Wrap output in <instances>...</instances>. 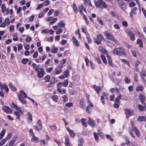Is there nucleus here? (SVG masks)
I'll return each mask as SVG.
<instances>
[{
  "instance_id": "obj_1",
  "label": "nucleus",
  "mask_w": 146,
  "mask_h": 146,
  "mask_svg": "<svg viewBox=\"0 0 146 146\" xmlns=\"http://www.w3.org/2000/svg\"><path fill=\"white\" fill-rule=\"evenodd\" d=\"M18 97L19 100L21 102V103L25 104L26 101L25 99L27 98V95L25 92L23 90L19 91V93L18 94Z\"/></svg>"
},
{
  "instance_id": "obj_2",
  "label": "nucleus",
  "mask_w": 146,
  "mask_h": 146,
  "mask_svg": "<svg viewBox=\"0 0 146 146\" xmlns=\"http://www.w3.org/2000/svg\"><path fill=\"white\" fill-rule=\"evenodd\" d=\"M96 6L98 8L101 9L106 8L107 5L105 2L103 0H97L94 1Z\"/></svg>"
},
{
  "instance_id": "obj_3",
  "label": "nucleus",
  "mask_w": 146,
  "mask_h": 146,
  "mask_svg": "<svg viewBox=\"0 0 146 146\" xmlns=\"http://www.w3.org/2000/svg\"><path fill=\"white\" fill-rule=\"evenodd\" d=\"M113 52L119 56H121L122 54L124 56L126 55V53L124 49L121 48H115L113 50Z\"/></svg>"
},
{
  "instance_id": "obj_4",
  "label": "nucleus",
  "mask_w": 146,
  "mask_h": 146,
  "mask_svg": "<svg viewBox=\"0 0 146 146\" xmlns=\"http://www.w3.org/2000/svg\"><path fill=\"white\" fill-rule=\"evenodd\" d=\"M104 39L102 35L100 34H99L97 36V38H94V40L95 42L97 44H99L101 43L102 40Z\"/></svg>"
},
{
  "instance_id": "obj_5",
  "label": "nucleus",
  "mask_w": 146,
  "mask_h": 146,
  "mask_svg": "<svg viewBox=\"0 0 146 146\" xmlns=\"http://www.w3.org/2000/svg\"><path fill=\"white\" fill-rule=\"evenodd\" d=\"M131 125L132 128L133 130L134 131L136 135L138 136H139L140 135V133L137 128L135 127V125L134 124V122L131 121Z\"/></svg>"
},
{
  "instance_id": "obj_6",
  "label": "nucleus",
  "mask_w": 146,
  "mask_h": 146,
  "mask_svg": "<svg viewBox=\"0 0 146 146\" xmlns=\"http://www.w3.org/2000/svg\"><path fill=\"white\" fill-rule=\"evenodd\" d=\"M107 38L113 42L115 43H116L117 42V40L114 38L113 37L111 33L108 34L106 36Z\"/></svg>"
},
{
  "instance_id": "obj_7",
  "label": "nucleus",
  "mask_w": 146,
  "mask_h": 146,
  "mask_svg": "<svg viewBox=\"0 0 146 146\" xmlns=\"http://www.w3.org/2000/svg\"><path fill=\"white\" fill-rule=\"evenodd\" d=\"M126 33L130 38V39L131 40H133L135 39V37L134 34L132 31L129 30H127Z\"/></svg>"
},
{
  "instance_id": "obj_8",
  "label": "nucleus",
  "mask_w": 146,
  "mask_h": 146,
  "mask_svg": "<svg viewBox=\"0 0 146 146\" xmlns=\"http://www.w3.org/2000/svg\"><path fill=\"white\" fill-rule=\"evenodd\" d=\"M141 79L143 80V82H146V71H143L140 73Z\"/></svg>"
},
{
  "instance_id": "obj_9",
  "label": "nucleus",
  "mask_w": 146,
  "mask_h": 146,
  "mask_svg": "<svg viewBox=\"0 0 146 146\" xmlns=\"http://www.w3.org/2000/svg\"><path fill=\"white\" fill-rule=\"evenodd\" d=\"M0 89L1 90L4 89L6 92H8L9 91V88L7 85L1 82H0Z\"/></svg>"
},
{
  "instance_id": "obj_10",
  "label": "nucleus",
  "mask_w": 146,
  "mask_h": 146,
  "mask_svg": "<svg viewBox=\"0 0 146 146\" xmlns=\"http://www.w3.org/2000/svg\"><path fill=\"white\" fill-rule=\"evenodd\" d=\"M88 124L90 125L92 127H95V120H93L90 117H88Z\"/></svg>"
},
{
  "instance_id": "obj_11",
  "label": "nucleus",
  "mask_w": 146,
  "mask_h": 146,
  "mask_svg": "<svg viewBox=\"0 0 146 146\" xmlns=\"http://www.w3.org/2000/svg\"><path fill=\"white\" fill-rule=\"evenodd\" d=\"M2 109L7 113H10L12 112L11 110L8 106H3Z\"/></svg>"
},
{
  "instance_id": "obj_12",
  "label": "nucleus",
  "mask_w": 146,
  "mask_h": 146,
  "mask_svg": "<svg viewBox=\"0 0 146 146\" xmlns=\"http://www.w3.org/2000/svg\"><path fill=\"white\" fill-rule=\"evenodd\" d=\"M62 66L59 65L56 67L55 70V73L56 74H58L62 72Z\"/></svg>"
},
{
  "instance_id": "obj_13",
  "label": "nucleus",
  "mask_w": 146,
  "mask_h": 146,
  "mask_svg": "<svg viewBox=\"0 0 146 146\" xmlns=\"http://www.w3.org/2000/svg\"><path fill=\"white\" fill-rule=\"evenodd\" d=\"M84 3L85 6L86 7H92V5L90 0H84Z\"/></svg>"
},
{
  "instance_id": "obj_14",
  "label": "nucleus",
  "mask_w": 146,
  "mask_h": 146,
  "mask_svg": "<svg viewBox=\"0 0 146 146\" xmlns=\"http://www.w3.org/2000/svg\"><path fill=\"white\" fill-rule=\"evenodd\" d=\"M125 112L126 115V117L127 118H128L129 116L132 115V111H131L128 109H125Z\"/></svg>"
},
{
  "instance_id": "obj_15",
  "label": "nucleus",
  "mask_w": 146,
  "mask_h": 146,
  "mask_svg": "<svg viewBox=\"0 0 146 146\" xmlns=\"http://www.w3.org/2000/svg\"><path fill=\"white\" fill-rule=\"evenodd\" d=\"M139 100L140 101L142 104L144 103L145 100V96L142 94H140L139 96Z\"/></svg>"
},
{
  "instance_id": "obj_16",
  "label": "nucleus",
  "mask_w": 146,
  "mask_h": 146,
  "mask_svg": "<svg viewBox=\"0 0 146 146\" xmlns=\"http://www.w3.org/2000/svg\"><path fill=\"white\" fill-rule=\"evenodd\" d=\"M85 101L82 98L79 102L80 108L84 109L86 106L84 104Z\"/></svg>"
},
{
  "instance_id": "obj_17",
  "label": "nucleus",
  "mask_w": 146,
  "mask_h": 146,
  "mask_svg": "<svg viewBox=\"0 0 146 146\" xmlns=\"http://www.w3.org/2000/svg\"><path fill=\"white\" fill-rule=\"evenodd\" d=\"M137 10L136 7H135L133 8L131 10L130 13V16L131 18L133 17V15H136V11Z\"/></svg>"
},
{
  "instance_id": "obj_18",
  "label": "nucleus",
  "mask_w": 146,
  "mask_h": 146,
  "mask_svg": "<svg viewBox=\"0 0 146 146\" xmlns=\"http://www.w3.org/2000/svg\"><path fill=\"white\" fill-rule=\"evenodd\" d=\"M144 89V87L143 85L139 84L136 86V90L137 92L142 91Z\"/></svg>"
},
{
  "instance_id": "obj_19",
  "label": "nucleus",
  "mask_w": 146,
  "mask_h": 146,
  "mask_svg": "<svg viewBox=\"0 0 146 146\" xmlns=\"http://www.w3.org/2000/svg\"><path fill=\"white\" fill-rule=\"evenodd\" d=\"M72 41L74 45L77 46H79V42L74 36L72 37Z\"/></svg>"
},
{
  "instance_id": "obj_20",
  "label": "nucleus",
  "mask_w": 146,
  "mask_h": 146,
  "mask_svg": "<svg viewBox=\"0 0 146 146\" xmlns=\"http://www.w3.org/2000/svg\"><path fill=\"white\" fill-rule=\"evenodd\" d=\"M93 88L98 94H99V91L102 90V88L101 86H97L96 85H94L93 86Z\"/></svg>"
},
{
  "instance_id": "obj_21",
  "label": "nucleus",
  "mask_w": 146,
  "mask_h": 146,
  "mask_svg": "<svg viewBox=\"0 0 146 146\" xmlns=\"http://www.w3.org/2000/svg\"><path fill=\"white\" fill-rule=\"evenodd\" d=\"M44 73V69L43 68H41L40 69V71L38 73V77L39 78H41L43 76Z\"/></svg>"
},
{
  "instance_id": "obj_22",
  "label": "nucleus",
  "mask_w": 146,
  "mask_h": 146,
  "mask_svg": "<svg viewBox=\"0 0 146 146\" xmlns=\"http://www.w3.org/2000/svg\"><path fill=\"white\" fill-rule=\"evenodd\" d=\"M107 59L108 60V63L109 65L113 67H115V64L112 62L111 60L110 59V56H107Z\"/></svg>"
},
{
  "instance_id": "obj_23",
  "label": "nucleus",
  "mask_w": 146,
  "mask_h": 146,
  "mask_svg": "<svg viewBox=\"0 0 146 146\" xmlns=\"http://www.w3.org/2000/svg\"><path fill=\"white\" fill-rule=\"evenodd\" d=\"M28 121L29 123H31L32 121V116L31 113L30 112H28Z\"/></svg>"
},
{
  "instance_id": "obj_24",
  "label": "nucleus",
  "mask_w": 146,
  "mask_h": 146,
  "mask_svg": "<svg viewBox=\"0 0 146 146\" xmlns=\"http://www.w3.org/2000/svg\"><path fill=\"white\" fill-rule=\"evenodd\" d=\"M11 105L12 108H14L16 110L19 111L21 113H23L22 111L20 110V109L19 107L17 106L14 103H12Z\"/></svg>"
},
{
  "instance_id": "obj_25",
  "label": "nucleus",
  "mask_w": 146,
  "mask_h": 146,
  "mask_svg": "<svg viewBox=\"0 0 146 146\" xmlns=\"http://www.w3.org/2000/svg\"><path fill=\"white\" fill-rule=\"evenodd\" d=\"M66 130L69 132L70 135L71 137H73L74 136L75 134L72 130L68 127L66 128Z\"/></svg>"
},
{
  "instance_id": "obj_26",
  "label": "nucleus",
  "mask_w": 146,
  "mask_h": 146,
  "mask_svg": "<svg viewBox=\"0 0 146 146\" xmlns=\"http://www.w3.org/2000/svg\"><path fill=\"white\" fill-rule=\"evenodd\" d=\"M50 51L53 53H56L58 52V48L55 46H53L51 48Z\"/></svg>"
},
{
  "instance_id": "obj_27",
  "label": "nucleus",
  "mask_w": 146,
  "mask_h": 146,
  "mask_svg": "<svg viewBox=\"0 0 146 146\" xmlns=\"http://www.w3.org/2000/svg\"><path fill=\"white\" fill-rule=\"evenodd\" d=\"M80 121L82 123L83 126L86 127L87 126V123L86 119L84 118H82L80 120Z\"/></svg>"
},
{
  "instance_id": "obj_28",
  "label": "nucleus",
  "mask_w": 146,
  "mask_h": 146,
  "mask_svg": "<svg viewBox=\"0 0 146 146\" xmlns=\"http://www.w3.org/2000/svg\"><path fill=\"white\" fill-rule=\"evenodd\" d=\"M31 141L32 142H34L36 143L38 142V138L36 137L35 135H33V136L32 137L31 139Z\"/></svg>"
},
{
  "instance_id": "obj_29",
  "label": "nucleus",
  "mask_w": 146,
  "mask_h": 146,
  "mask_svg": "<svg viewBox=\"0 0 146 146\" xmlns=\"http://www.w3.org/2000/svg\"><path fill=\"white\" fill-rule=\"evenodd\" d=\"M117 3L121 7L122 9L124 11V9L123 8V6L124 5V3L122 0H117Z\"/></svg>"
},
{
  "instance_id": "obj_30",
  "label": "nucleus",
  "mask_w": 146,
  "mask_h": 146,
  "mask_svg": "<svg viewBox=\"0 0 146 146\" xmlns=\"http://www.w3.org/2000/svg\"><path fill=\"white\" fill-rule=\"evenodd\" d=\"M137 43L139 44V46L140 47H143V42L142 40L140 39H138L137 40Z\"/></svg>"
},
{
  "instance_id": "obj_31",
  "label": "nucleus",
  "mask_w": 146,
  "mask_h": 146,
  "mask_svg": "<svg viewBox=\"0 0 146 146\" xmlns=\"http://www.w3.org/2000/svg\"><path fill=\"white\" fill-rule=\"evenodd\" d=\"M145 116H139L137 120L138 121H145Z\"/></svg>"
},
{
  "instance_id": "obj_32",
  "label": "nucleus",
  "mask_w": 146,
  "mask_h": 146,
  "mask_svg": "<svg viewBox=\"0 0 146 146\" xmlns=\"http://www.w3.org/2000/svg\"><path fill=\"white\" fill-rule=\"evenodd\" d=\"M99 50L102 53L106 54L107 53L106 50L102 46H100L99 47Z\"/></svg>"
},
{
  "instance_id": "obj_33",
  "label": "nucleus",
  "mask_w": 146,
  "mask_h": 146,
  "mask_svg": "<svg viewBox=\"0 0 146 146\" xmlns=\"http://www.w3.org/2000/svg\"><path fill=\"white\" fill-rule=\"evenodd\" d=\"M58 27L61 28H63L64 26L65 25L63 23V22L62 21H60L58 23Z\"/></svg>"
},
{
  "instance_id": "obj_34",
  "label": "nucleus",
  "mask_w": 146,
  "mask_h": 146,
  "mask_svg": "<svg viewBox=\"0 0 146 146\" xmlns=\"http://www.w3.org/2000/svg\"><path fill=\"white\" fill-rule=\"evenodd\" d=\"M57 90L58 92L62 94H64L66 92L65 90L64 89L58 88L57 89Z\"/></svg>"
},
{
  "instance_id": "obj_35",
  "label": "nucleus",
  "mask_w": 146,
  "mask_h": 146,
  "mask_svg": "<svg viewBox=\"0 0 146 146\" xmlns=\"http://www.w3.org/2000/svg\"><path fill=\"white\" fill-rule=\"evenodd\" d=\"M9 86L10 88L13 91H15L17 90L16 88L10 82L9 84Z\"/></svg>"
},
{
  "instance_id": "obj_36",
  "label": "nucleus",
  "mask_w": 146,
  "mask_h": 146,
  "mask_svg": "<svg viewBox=\"0 0 146 146\" xmlns=\"http://www.w3.org/2000/svg\"><path fill=\"white\" fill-rule=\"evenodd\" d=\"M7 140V138H5L0 141V146H2L6 142Z\"/></svg>"
},
{
  "instance_id": "obj_37",
  "label": "nucleus",
  "mask_w": 146,
  "mask_h": 146,
  "mask_svg": "<svg viewBox=\"0 0 146 146\" xmlns=\"http://www.w3.org/2000/svg\"><path fill=\"white\" fill-rule=\"evenodd\" d=\"M51 98L54 102H57L58 97L57 95H55L51 97Z\"/></svg>"
},
{
  "instance_id": "obj_38",
  "label": "nucleus",
  "mask_w": 146,
  "mask_h": 146,
  "mask_svg": "<svg viewBox=\"0 0 146 146\" xmlns=\"http://www.w3.org/2000/svg\"><path fill=\"white\" fill-rule=\"evenodd\" d=\"M93 134L95 140L98 142L99 140L98 135L95 132Z\"/></svg>"
},
{
  "instance_id": "obj_39",
  "label": "nucleus",
  "mask_w": 146,
  "mask_h": 146,
  "mask_svg": "<svg viewBox=\"0 0 146 146\" xmlns=\"http://www.w3.org/2000/svg\"><path fill=\"white\" fill-rule=\"evenodd\" d=\"M84 140L82 139H79L78 141V146H82L83 145Z\"/></svg>"
},
{
  "instance_id": "obj_40",
  "label": "nucleus",
  "mask_w": 146,
  "mask_h": 146,
  "mask_svg": "<svg viewBox=\"0 0 146 146\" xmlns=\"http://www.w3.org/2000/svg\"><path fill=\"white\" fill-rule=\"evenodd\" d=\"M61 98L64 103H65L68 101V98L66 95H64L61 97Z\"/></svg>"
},
{
  "instance_id": "obj_41",
  "label": "nucleus",
  "mask_w": 146,
  "mask_h": 146,
  "mask_svg": "<svg viewBox=\"0 0 146 146\" xmlns=\"http://www.w3.org/2000/svg\"><path fill=\"white\" fill-rule=\"evenodd\" d=\"M5 132V129H3L0 133V139H2L4 136Z\"/></svg>"
},
{
  "instance_id": "obj_42",
  "label": "nucleus",
  "mask_w": 146,
  "mask_h": 146,
  "mask_svg": "<svg viewBox=\"0 0 146 146\" xmlns=\"http://www.w3.org/2000/svg\"><path fill=\"white\" fill-rule=\"evenodd\" d=\"M124 81L126 84H129L130 83L131 81L130 79L127 77H125L124 79Z\"/></svg>"
},
{
  "instance_id": "obj_43",
  "label": "nucleus",
  "mask_w": 146,
  "mask_h": 146,
  "mask_svg": "<svg viewBox=\"0 0 146 146\" xmlns=\"http://www.w3.org/2000/svg\"><path fill=\"white\" fill-rule=\"evenodd\" d=\"M14 114L16 116V118L19 120L20 119V113L18 111H15L14 112Z\"/></svg>"
},
{
  "instance_id": "obj_44",
  "label": "nucleus",
  "mask_w": 146,
  "mask_h": 146,
  "mask_svg": "<svg viewBox=\"0 0 146 146\" xmlns=\"http://www.w3.org/2000/svg\"><path fill=\"white\" fill-rule=\"evenodd\" d=\"M50 78V76L49 75H47L44 78V80L45 82H48Z\"/></svg>"
},
{
  "instance_id": "obj_45",
  "label": "nucleus",
  "mask_w": 146,
  "mask_h": 146,
  "mask_svg": "<svg viewBox=\"0 0 146 146\" xmlns=\"http://www.w3.org/2000/svg\"><path fill=\"white\" fill-rule=\"evenodd\" d=\"M122 96L121 94L119 95L115 99V100L116 102L118 103L119 102V100L121 98Z\"/></svg>"
},
{
  "instance_id": "obj_46",
  "label": "nucleus",
  "mask_w": 146,
  "mask_h": 146,
  "mask_svg": "<svg viewBox=\"0 0 146 146\" xmlns=\"http://www.w3.org/2000/svg\"><path fill=\"white\" fill-rule=\"evenodd\" d=\"M37 124L38 126L39 127V129H42V125L41 123V122L40 119H38L37 122Z\"/></svg>"
},
{
  "instance_id": "obj_47",
  "label": "nucleus",
  "mask_w": 146,
  "mask_h": 146,
  "mask_svg": "<svg viewBox=\"0 0 146 146\" xmlns=\"http://www.w3.org/2000/svg\"><path fill=\"white\" fill-rule=\"evenodd\" d=\"M16 139H13L10 142L9 146H13L15 142Z\"/></svg>"
},
{
  "instance_id": "obj_48",
  "label": "nucleus",
  "mask_w": 146,
  "mask_h": 146,
  "mask_svg": "<svg viewBox=\"0 0 146 146\" xmlns=\"http://www.w3.org/2000/svg\"><path fill=\"white\" fill-rule=\"evenodd\" d=\"M101 58L102 60L106 64L107 63V61L105 57V56L103 55H101Z\"/></svg>"
},
{
  "instance_id": "obj_49",
  "label": "nucleus",
  "mask_w": 146,
  "mask_h": 146,
  "mask_svg": "<svg viewBox=\"0 0 146 146\" xmlns=\"http://www.w3.org/2000/svg\"><path fill=\"white\" fill-rule=\"evenodd\" d=\"M73 10L74 11V12L76 14L77 13L78 11L77 8V7L76 4L74 3L73 5Z\"/></svg>"
},
{
  "instance_id": "obj_50",
  "label": "nucleus",
  "mask_w": 146,
  "mask_h": 146,
  "mask_svg": "<svg viewBox=\"0 0 146 146\" xmlns=\"http://www.w3.org/2000/svg\"><path fill=\"white\" fill-rule=\"evenodd\" d=\"M29 60L28 59L26 58H23L21 60V62L23 64H26Z\"/></svg>"
},
{
  "instance_id": "obj_51",
  "label": "nucleus",
  "mask_w": 146,
  "mask_h": 146,
  "mask_svg": "<svg viewBox=\"0 0 146 146\" xmlns=\"http://www.w3.org/2000/svg\"><path fill=\"white\" fill-rule=\"evenodd\" d=\"M69 72L68 70H66L64 72V75L65 76V78H67L68 77L69 75Z\"/></svg>"
},
{
  "instance_id": "obj_52",
  "label": "nucleus",
  "mask_w": 146,
  "mask_h": 146,
  "mask_svg": "<svg viewBox=\"0 0 146 146\" xmlns=\"http://www.w3.org/2000/svg\"><path fill=\"white\" fill-rule=\"evenodd\" d=\"M105 98L104 97V96H101V101L102 102V104L103 105H104V104H105Z\"/></svg>"
},
{
  "instance_id": "obj_53",
  "label": "nucleus",
  "mask_w": 146,
  "mask_h": 146,
  "mask_svg": "<svg viewBox=\"0 0 146 146\" xmlns=\"http://www.w3.org/2000/svg\"><path fill=\"white\" fill-rule=\"evenodd\" d=\"M86 38L88 40V41L89 43H91L92 42V40L89 37V35L88 34H87L86 35Z\"/></svg>"
},
{
  "instance_id": "obj_54",
  "label": "nucleus",
  "mask_w": 146,
  "mask_h": 146,
  "mask_svg": "<svg viewBox=\"0 0 146 146\" xmlns=\"http://www.w3.org/2000/svg\"><path fill=\"white\" fill-rule=\"evenodd\" d=\"M18 50L19 51H20L23 47L22 44L21 43H19L17 45Z\"/></svg>"
},
{
  "instance_id": "obj_55",
  "label": "nucleus",
  "mask_w": 146,
  "mask_h": 146,
  "mask_svg": "<svg viewBox=\"0 0 146 146\" xmlns=\"http://www.w3.org/2000/svg\"><path fill=\"white\" fill-rule=\"evenodd\" d=\"M5 23L7 26L10 23V20L9 18H6L5 20Z\"/></svg>"
},
{
  "instance_id": "obj_56",
  "label": "nucleus",
  "mask_w": 146,
  "mask_h": 146,
  "mask_svg": "<svg viewBox=\"0 0 146 146\" xmlns=\"http://www.w3.org/2000/svg\"><path fill=\"white\" fill-rule=\"evenodd\" d=\"M121 60L122 62H123L125 64L127 65L128 66L129 65V63L128 61L123 59H121Z\"/></svg>"
},
{
  "instance_id": "obj_57",
  "label": "nucleus",
  "mask_w": 146,
  "mask_h": 146,
  "mask_svg": "<svg viewBox=\"0 0 146 146\" xmlns=\"http://www.w3.org/2000/svg\"><path fill=\"white\" fill-rule=\"evenodd\" d=\"M63 31V29H58L56 32V34H61Z\"/></svg>"
},
{
  "instance_id": "obj_58",
  "label": "nucleus",
  "mask_w": 146,
  "mask_h": 146,
  "mask_svg": "<svg viewBox=\"0 0 146 146\" xmlns=\"http://www.w3.org/2000/svg\"><path fill=\"white\" fill-rule=\"evenodd\" d=\"M2 12L3 13H4L5 11L6 7L3 4L1 6Z\"/></svg>"
},
{
  "instance_id": "obj_59",
  "label": "nucleus",
  "mask_w": 146,
  "mask_h": 146,
  "mask_svg": "<svg viewBox=\"0 0 146 146\" xmlns=\"http://www.w3.org/2000/svg\"><path fill=\"white\" fill-rule=\"evenodd\" d=\"M102 96H104V97H105V98L107 100H108V95L105 92H102Z\"/></svg>"
},
{
  "instance_id": "obj_60",
  "label": "nucleus",
  "mask_w": 146,
  "mask_h": 146,
  "mask_svg": "<svg viewBox=\"0 0 146 146\" xmlns=\"http://www.w3.org/2000/svg\"><path fill=\"white\" fill-rule=\"evenodd\" d=\"M62 84L64 86V87H67L68 84V82L67 80H65L64 82L62 83Z\"/></svg>"
},
{
  "instance_id": "obj_61",
  "label": "nucleus",
  "mask_w": 146,
  "mask_h": 146,
  "mask_svg": "<svg viewBox=\"0 0 146 146\" xmlns=\"http://www.w3.org/2000/svg\"><path fill=\"white\" fill-rule=\"evenodd\" d=\"M131 52L134 57H136L137 56L136 52L135 51L132 50H131Z\"/></svg>"
},
{
  "instance_id": "obj_62",
  "label": "nucleus",
  "mask_w": 146,
  "mask_h": 146,
  "mask_svg": "<svg viewBox=\"0 0 146 146\" xmlns=\"http://www.w3.org/2000/svg\"><path fill=\"white\" fill-rule=\"evenodd\" d=\"M138 107L139 110L141 111H143L144 110L143 107L140 104H138Z\"/></svg>"
},
{
  "instance_id": "obj_63",
  "label": "nucleus",
  "mask_w": 146,
  "mask_h": 146,
  "mask_svg": "<svg viewBox=\"0 0 146 146\" xmlns=\"http://www.w3.org/2000/svg\"><path fill=\"white\" fill-rule=\"evenodd\" d=\"M48 29H45L41 31V33L43 34H45L46 33H48Z\"/></svg>"
},
{
  "instance_id": "obj_64",
  "label": "nucleus",
  "mask_w": 146,
  "mask_h": 146,
  "mask_svg": "<svg viewBox=\"0 0 146 146\" xmlns=\"http://www.w3.org/2000/svg\"><path fill=\"white\" fill-rule=\"evenodd\" d=\"M43 5V4H40L38 5L36 8V10H38L42 8Z\"/></svg>"
}]
</instances>
